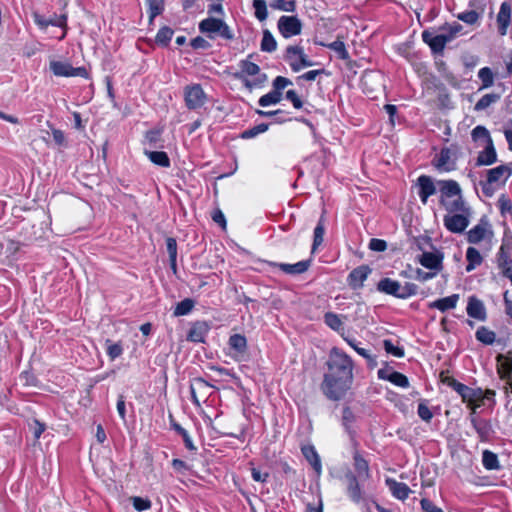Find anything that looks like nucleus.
<instances>
[{
    "label": "nucleus",
    "instance_id": "obj_2",
    "mask_svg": "<svg viewBox=\"0 0 512 512\" xmlns=\"http://www.w3.org/2000/svg\"><path fill=\"white\" fill-rule=\"evenodd\" d=\"M438 191L440 192V203L447 213L463 212L470 206L465 202L459 184L454 180L438 181Z\"/></svg>",
    "mask_w": 512,
    "mask_h": 512
},
{
    "label": "nucleus",
    "instance_id": "obj_25",
    "mask_svg": "<svg viewBox=\"0 0 512 512\" xmlns=\"http://www.w3.org/2000/svg\"><path fill=\"white\" fill-rule=\"evenodd\" d=\"M345 479L347 481L348 497L352 502L358 504L362 500V490L357 476L349 470L345 473Z\"/></svg>",
    "mask_w": 512,
    "mask_h": 512
},
{
    "label": "nucleus",
    "instance_id": "obj_51",
    "mask_svg": "<svg viewBox=\"0 0 512 512\" xmlns=\"http://www.w3.org/2000/svg\"><path fill=\"white\" fill-rule=\"evenodd\" d=\"M149 18L152 21L156 16L164 11L163 0H147Z\"/></svg>",
    "mask_w": 512,
    "mask_h": 512
},
{
    "label": "nucleus",
    "instance_id": "obj_4",
    "mask_svg": "<svg viewBox=\"0 0 512 512\" xmlns=\"http://www.w3.org/2000/svg\"><path fill=\"white\" fill-rule=\"evenodd\" d=\"M241 72L236 73L235 77L241 79L244 86L252 91L261 88L267 81V75L260 72V67L247 59L240 61Z\"/></svg>",
    "mask_w": 512,
    "mask_h": 512
},
{
    "label": "nucleus",
    "instance_id": "obj_28",
    "mask_svg": "<svg viewBox=\"0 0 512 512\" xmlns=\"http://www.w3.org/2000/svg\"><path fill=\"white\" fill-rule=\"evenodd\" d=\"M511 21V6L508 2H503L497 15L498 33L501 36L507 34L508 26Z\"/></svg>",
    "mask_w": 512,
    "mask_h": 512
},
{
    "label": "nucleus",
    "instance_id": "obj_60",
    "mask_svg": "<svg viewBox=\"0 0 512 512\" xmlns=\"http://www.w3.org/2000/svg\"><path fill=\"white\" fill-rule=\"evenodd\" d=\"M134 509L138 512H143L151 508V501L148 498L134 496L131 498Z\"/></svg>",
    "mask_w": 512,
    "mask_h": 512
},
{
    "label": "nucleus",
    "instance_id": "obj_38",
    "mask_svg": "<svg viewBox=\"0 0 512 512\" xmlns=\"http://www.w3.org/2000/svg\"><path fill=\"white\" fill-rule=\"evenodd\" d=\"M475 338L484 345H492L496 341V333L486 326H480L475 332Z\"/></svg>",
    "mask_w": 512,
    "mask_h": 512
},
{
    "label": "nucleus",
    "instance_id": "obj_57",
    "mask_svg": "<svg viewBox=\"0 0 512 512\" xmlns=\"http://www.w3.org/2000/svg\"><path fill=\"white\" fill-rule=\"evenodd\" d=\"M383 348L387 354H391L399 358L404 356V349L395 345L391 339L383 340Z\"/></svg>",
    "mask_w": 512,
    "mask_h": 512
},
{
    "label": "nucleus",
    "instance_id": "obj_49",
    "mask_svg": "<svg viewBox=\"0 0 512 512\" xmlns=\"http://www.w3.org/2000/svg\"><path fill=\"white\" fill-rule=\"evenodd\" d=\"M20 380L23 382V386L26 387H39L40 380L34 374L32 369L24 370L19 375Z\"/></svg>",
    "mask_w": 512,
    "mask_h": 512
},
{
    "label": "nucleus",
    "instance_id": "obj_17",
    "mask_svg": "<svg viewBox=\"0 0 512 512\" xmlns=\"http://www.w3.org/2000/svg\"><path fill=\"white\" fill-rule=\"evenodd\" d=\"M277 27L285 39L297 36L302 32V22L297 16H281Z\"/></svg>",
    "mask_w": 512,
    "mask_h": 512
},
{
    "label": "nucleus",
    "instance_id": "obj_55",
    "mask_svg": "<svg viewBox=\"0 0 512 512\" xmlns=\"http://www.w3.org/2000/svg\"><path fill=\"white\" fill-rule=\"evenodd\" d=\"M271 7L273 9H277L280 11L286 12H294L296 10V1L295 0H273L271 3Z\"/></svg>",
    "mask_w": 512,
    "mask_h": 512
},
{
    "label": "nucleus",
    "instance_id": "obj_32",
    "mask_svg": "<svg viewBox=\"0 0 512 512\" xmlns=\"http://www.w3.org/2000/svg\"><path fill=\"white\" fill-rule=\"evenodd\" d=\"M386 484L389 487L392 495L400 500L406 499L409 493L412 492L405 483L398 482L391 478L386 479Z\"/></svg>",
    "mask_w": 512,
    "mask_h": 512
},
{
    "label": "nucleus",
    "instance_id": "obj_46",
    "mask_svg": "<svg viewBox=\"0 0 512 512\" xmlns=\"http://www.w3.org/2000/svg\"><path fill=\"white\" fill-rule=\"evenodd\" d=\"M496 263L500 272L506 269L507 267L512 266V258L503 246L500 247L497 253Z\"/></svg>",
    "mask_w": 512,
    "mask_h": 512
},
{
    "label": "nucleus",
    "instance_id": "obj_10",
    "mask_svg": "<svg viewBox=\"0 0 512 512\" xmlns=\"http://www.w3.org/2000/svg\"><path fill=\"white\" fill-rule=\"evenodd\" d=\"M463 401L476 412L478 408L494 405L495 391L490 389L482 390L481 388H470V393H467V397H464Z\"/></svg>",
    "mask_w": 512,
    "mask_h": 512
},
{
    "label": "nucleus",
    "instance_id": "obj_47",
    "mask_svg": "<svg viewBox=\"0 0 512 512\" xmlns=\"http://www.w3.org/2000/svg\"><path fill=\"white\" fill-rule=\"evenodd\" d=\"M482 463H483V466L487 469V470H496V469H499V461H498V456L489 451V450H485L482 454Z\"/></svg>",
    "mask_w": 512,
    "mask_h": 512
},
{
    "label": "nucleus",
    "instance_id": "obj_20",
    "mask_svg": "<svg viewBox=\"0 0 512 512\" xmlns=\"http://www.w3.org/2000/svg\"><path fill=\"white\" fill-rule=\"evenodd\" d=\"M372 273V268L366 264L354 268L347 276L346 281L350 289L359 290L364 286V282Z\"/></svg>",
    "mask_w": 512,
    "mask_h": 512
},
{
    "label": "nucleus",
    "instance_id": "obj_30",
    "mask_svg": "<svg viewBox=\"0 0 512 512\" xmlns=\"http://www.w3.org/2000/svg\"><path fill=\"white\" fill-rule=\"evenodd\" d=\"M343 39H344L343 36L338 35L336 40L331 43H325L323 41H319V42H316V44L319 46H322V47H326L330 50H333L334 52H336L337 57L339 59L346 61V60L350 59V55H349L348 50L346 49V45H345Z\"/></svg>",
    "mask_w": 512,
    "mask_h": 512
},
{
    "label": "nucleus",
    "instance_id": "obj_33",
    "mask_svg": "<svg viewBox=\"0 0 512 512\" xmlns=\"http://www.w3.org/2000/svg\"><path fill=\"white\" fill-rule=\"evenodd\" d=\"M398 53L404 57L413 67L416 64V49L413 40L401 43L397 47Z\"/></svg>",
    "mask_w": 512,
    "mask_h": 512
},
{
    "label": "nucleus",
    "instance_id": "obj_5",
    "mask_svg": "<svg viewBox=\"0 0 512 512\" xmlns=\"http://www.w3.org/2000/svg\"><path fill=\"white\" fill-rule=\"evenodd\" d=\"M443 253L439 250L423 252L419 258V263L429 271L424 272L418 269V281H427L435 277L442 270Z\"/></svg>",
    "mask_w": 512,
    "mask_h": 512
},
{
    "label": "nucleus",
    "instance_id": "obj_14",
    "mask_svg": "<svg viewBox=\"0 0 512 512\" xmlns=\"http://www.w3.org/2000/svg\"><path fill=\"white\" fill-rule=\"evenodd\" d=\"M34 23L41 29L44 30L48 26H55L62 29V34L58 37V40L65 39L68 32V17L67 14H54L50 18H45L44 16L34 13L33 14Z\"/></svg>",
    "mask_w": 512,
    "mask_h": 512
},
{
    "label": "nucleus",
    "instance_id": "obj_35",
    "mask_svg": "<svg viewBox=\"0 0 512 512\" xmlns=\"http://www.w3.org/2000/svg\"><path fill=\"white\" fill-rule=\"evenodd\" d=\"M208 387H213L210 383H208L204 378L202 377H196L193 379V381L190 383L189 390L191 395V402L196 407H200V401L197 397L196 390L197 389H206Z\"/></svg>",
    "mask_w": 512,
    "mask_h": 512
},
{
    "label": "nucleus",
    "instance_id": "obj_45",
    "mask_svg": "<svg viewBox=\"0 0 512 512\" xmlns=\"http://www.w3.org/2000/svg\"><path fill=\"white\" fill-rule=\"evenodd\" d=\"M443 382L450 386L454 391H456L462 398L467 397V393H470V387L458 382L452 377H445Z\"/></svg>",
    "mask_w": 512,
    "mask_h": 512
},
{
    "label": "nucleus",
    "instance_id": "obj_12",
    "mask_svg": "<svg viewBox=\"0 0 512 512\" xmlns=\"http://www.w3.org/2000/svg\"><path fill=\"white\" fill-rule=\"evenodd\" d=\"M49 68L57 77H81L90 79V73L84 66L73 67L69 62L53 60L50 61Z\"/></svg>",
    "mask_w": 512,
    "mask_h": 512
},
{
    "label": "nucleus",
    "instance_id": "obj_53",
    "mask_svg": "<svg viewBox=\"0 0 512 512\" xmlns=\"http://www.w3.org/2000/svg\"><path fill=\"white\" fill-rule=\"evenodd\" d=\"M269 125L266 123H260L252 128L246 129L241 133L242 139H251L260 133H264L268 130Z\"/></svg>",
    "mask_w": 512,
    "mask_h": 512
},
{
    "label": "nucleus",
    "instance_id": "obj_42",
    "mask_svg": "<svg viewBox=\"0 0 512 512\" xmlns=\"http://www.w3.org/2000/svg\"><path fill=\"white\" fill-rule=\"evenodd\" d=\"M260 48L263 52L268 53H272L277 49V41L268 29L263 31Z\"/></svg>",
    "mask_w": 512,
    "mask_h": 512
},
{
    "label": "nucleus",
    "instance_id": "obj_44",
    "mask_svg": "<svg viewBox=\"0 0 512 512\" xmlns=\"http://www.w3.org/2000/svg\"><path fill=\"white\" fill-rule=\"evenodd\" d=\"M354 468L359 477H369V465L368 462L362 457L359 452H355L353 456Z\"/></svg>",
    "mask_w": 512,
    "mask_h": 512
},
{
    "label": "nucleus",
    "instance_id": "obj_34",
    "mask_svg": "<svg viewBox=\"0 0 512 512\" xmlns=\"http://www.w3.org/2000/svg\"><path fill=\"white\" fill-rule=\"evenodd\" d=\"M459 295L452 294L450 296L435 300L430 304V307L436 308L441 312H445L450 309H454L458 303Z\"/></svg>",
    "mask_w": 512,
    "mask_h": 512
},
{
    "label": "nucleus",
    "instance_id": "obj_56",
    "mask_svg": "<svg viewBox=\"0 0 512 512\" xmlns=\"http://www.w3.org/2000/svg\"><path fill=\"white\" fill-rule=\"evenodd\" d=\"M477 160H497V153L492 140H489V142L485 143L484 150L480 152Z\"/></svg>",
    "mask_w": 512,
    "mask_h": 512
},
{
    "label": "nucleus",
    "instance_id": "obj_8",
    "mask_svg": "<svg viewBox=\"0 0 512 512\" xmlns=\"http://www.w3.org/2000/svg\"><path fill=\"white\" fill-rule=\"evenodd\" d=\"M377 290L387 295L405 299L415 293L416 285L413 283H406L405 286H401L398 281L386 277L382 278L377 283Z\"/></svg>",
    "mask_w": 512,
    "mask_h": 512
},
{
    "label": "nucleus",
    "instance_id": "obj_43",
    "mask_svg": "<svg viewBox=\"0 0 512 512\" xmlns=\"http://www.w3.org/2000/svg\"><path fill=\"white\" fill-rule=\"evenodd\" d=\"M173 34L174 31L172 28L168 26L161 27L155 36L156 44L162 47H167L172 39Z\"/></svg>",
    "mask_w": 512,
    "mask_h": 512
},
{
    "label": "nucleus",
    "instance_id": "obj_3",
    "mask_svg": "<svg viewBox=\"0 0 512 512\" xmlns=\"http://www.w3.org/2000/svg\"><path fill=\"white\" fill-rule=\"evenodd\" d=\"M164 129V125H157L144 133L142 144L144 154L149 160H169L168 154L163 151L165 148Z\"/></svg>",
    "mask_w": 512,
    "mask_h": 512
},
{
    "label": "nucleus",
    "instance_id": "obj_22",
    "mask_svg": "<svg viewBox=\"0 0 512 512\" xmlns=\"http://www.w3.org/2000/svg\"><path fill=\"white\" fill-rule=\"evenodd\" d=\"M466 313L470 318L479 322H485L488 318V313L484 302L475 295L468 297Z\"/></svg>",
    "mask_w": 512,
    "mask_h": 512
},
{
    "label": "nucleus",
    "instance_id": "obj_27",
    "mask_svg": "<svg viewBox=\"0 0 512 512\" xmlns=\"http://www.w3.org/2000/svg\"><path fill=\"white\" fill-rule=\"evenodd\" d=\"M301 453L308 463L312 466L317 475L322 472V464L319 454L317 453L314 445L307 444L301 447Z\"/></svg>",
    "mask_w": 512,
    "mask_h": 512
},
{
    "label": "nucleus",
    "instance_id": "obj_13",
    "mask_svg": "<svg viewBox=\"0 0 512 512\" xmlns=\"http://www.w3.org/2000/svg\"><path fill=\"white\" fill-rule=\"evenodd\" d=\"M285 60L293 72H299L301 69L313 65V62L305 54L303 47L299 45H290L286 48Z\"/></svg>",
    "mask_w": 512,
    "mask_h": 512
},
{
    "label": "nucleus",
    "instance_id": "obj_1",
    "mask_svg": "<svg viewBox=\"0 0 512 512\" xmlns=\"http://www.w3.org/2000/svg\"><path fill=\"white\" fill-rule=\"evenodd\" d=\"M326 367L320 390L328 400L341 401L353 385V360L340 348L333 347L329 352Z\"/></svg>",
    "mask_w": 512,
    "mask_h": 512
},
{
    "label": "nucleus",
    "instance_id": "obj_41",
    "mask_svg": "<svg viewBox=\"0 0 512 512\" xmlns=\"http://www.w3.org/2000/svg\"><path fill=\"white\" fill-rule=\"evenodd\" d=\"M500 95L497 93H488L483 95L474 106V110L479 112L486 110L492 104L498 102Z\"/></svg>",
    "mask_w": 512,
    "mask_h": 512
},
{
    "label": "nucleus",
    "instance_id": "obj_18",
    "mask_svg": "<svg viewBox=\"0 0 512 512\" xmlns=\"http://www.w3.org/2000/svg\"><path fill=\"white\" fill-rule=\"evenodd\" d=\"M210 330V322L205 320L194 321L187 332L186 340L191 343H205Z\"/></svg>",
    "mask_w": 512,
    "mask_h": 512
},
{
    "label": "nucleus",
    "instance_id": "obj_29",
    "mask_svg": "<svg viewBox=\"0 0 512 512\" xmlns=\"http://www.w3.org/2000/svg\"><path fill=\"white\" fill-rule=\"evenodd\" d=\"M418 187L420 189L421 201L425 204L429 196L436 193L438 190V181L435 183L428 176L418 177Z\"/></svg>",
    "mask_w": 512,
    "mask_h": 512
},
{
    "label": "nucleus",
    "instance_id": "obj_7",
    "mask_svg": "<svg viewBox=\"0 0 512 512\" xmlns=\"http://www.w3.org/2000/svg\"><path fill=\"white\" fill-rule=\"evenodd\" d=\"M360 86L366 96L371 99H376L384 90V75L377 70H365L360 80Z\"/></svg>",
    "mask_w": 512,
    "mask_h": 512
},
{
    "label": "nucleus",
    "instance_id": "obj_59",
    "mask_svg": "<svg viewBox=\"0 0 512 512\" xmlns=\"http://www.w3.org/2000/svg\"><path fill=\"white\" fill-rule=\"evenodd\" d=\"M457 18L466 24L473 25L479 20L480 14L475 10H468L459 13Z\"/></svg>",
    "mask_w": 512,
    "mask_h": 512
},
{
    "label": "nucleus",
    "instance_id": "obj_21",
    "mask_svg": "<svg viewBox=\"0 0 512 512\" xmlns=\"http://www.w3.org/2000/svg\"><path fill=\"white\" fill-rule=\"evenodd\" d=\"M357 415L353 412L350 406H344L342 409V417H341V425L343 426L345 432L347 433L350 441L357 445Z\"/></svg>",
    "mask_w": 512,
    "mask_h": 512
},
{
    "label": "nucleus",
    "instance_id": "obj_54",
    "mask_svg": "<svg viewBox=\"0 0 512 512\" xmlns=\"http://www.w3.org/2000/svg\"><path fill=\"white\" fill-rule=\"evenodd\" d=\"M389 381L395 386L407 388L409 386V380L406 375L396 371L394 374H390L386 376V380Z\"/></svg>",
    "mask_w": 512,
    "mask_h": 512
},
{
    "label": "nucleus",
    "instance_id": "obj_19",
    "mask_svg": "<svg viewBox=\"0 0 512 512\" xmlns=\"http://www.w3.org/2000/svg\"><path fill=\"white\" fill-rule=\"evenodd\" d=\"M492 237L493 231L491 230V226L483 219L467 233V240L472 244H478L482 241H490Z\"/></svg>",
    "mask_w": 512,
    "mask_h": 512
},
{
    "label": "nucleus",
    "instance_id": "obj_26",
    "mask_svg": "<svg viewBox=\"0 0 512 512\" xmlns=\"http://www.w3.org/2000/svg\"><path fill=\"white\" fill-rule=\"evenodd\" d=\"M512 174V168L508 165H500L490 169L487 172V181L489 184H502Z\"/></svg>",
    "mask_w": 512,
    "mask_h": 512
},
{
    "label": "nucleus",
    "instance_id": "obj_16",
    "mask_svg": "<svg viewBox=\"0 0 512 512\" xmlns=\"http://www.w3.org/2000/svg\"><path fill=\"white\" fill-rule=\"evenodd\" d=\"M184 101L189 110L201 108L206 102V94L200 84L187 85L184 88Z\"/></svg>",
    "mask_w": 512,
    "mask_h": 512
},
{
    "label": "nucleus",
    "instance_id": "obj_64",
    "mask_svg": "<svg viewBox=\"0 0 512 512\" xmlns=\"http://www.w3.org/2000/svg\"><path fill=\"white\" fill-rule=\"evenodd\" d=\"M421 509L423 512H443L442 508L435 505L431 500L428 498H422L420 500Z\"/></svg>",
    "mask_w": 512,
    "mask_h": 512
},
{
    "label": "nucleus",
    "instance_id": "obj_15",
    "mask_svg": "<svg viewBox=\"0 0 512 512\" xmlns=\"http://www.w3.org/2000/svg\"><path fill=\"white\" fill-rule=\"evenodd\" d=\"M255 262L258 264L268 265L272 268H278L285 274L300 275V274L305 273L310 268L312 260L311 259L302 260V261H299L294 264L279 263V262H274V261H269V260H264V259H257Z\"/></svg>",
    "mask_w": 512,
    "mask_h": 512
},
{
    "label": "nucleus",
    "instance_id": "obj_36",
    "mask_svg": "<svg viewBox=\"0 0 512 512\" xmlns=\"http://www.w3.org/2000/svg\"><path fill=\"white\" fill-rule=\"evenodd\" d=\"M466 260L468 262L466 265V271L471 272L481 265L483 257L476 248L468 247L466 250Z\"/></svg>",
    "mask_w": 512,
    "mask_h": 512
},
{
    "label": "nucleus",
    "instance_id": "obj_6",
    "mask_svg": "<svg viewBox=\"0 0 512 512\" xmlns=\"http://www.w3.org/2000/svg\"><path fill=\"white\" fill-rule=\"evenodd\" d=\"M199 31L207 34L210 39H214L215 35L220 36L225 40H233L234 33L225 21L220 18L207 17L200 21Z\"/></svg>",
    "mask_w": 512,
    "mask_h": 512
},
{
    "label": "nucleus",
    "instance_id": "obj_50",
    "mask_svg": "<svg viewBox=\"0 0 512 512\" xmlns=\"http://www.w3.org/2000/svg\"><path fill=\"white\" fill-rule=\"evenodd\" d=\"M478 77L482 82L480 89L489 88L494 83V75L489 67H483L478 71Z\"/></svg>",
    "mask_w": 512,
    "mask_h": 512
},
{
    "label": "nucleus",
    "instance_id": "obj_24",
    "mask_svg": "<svg viewBox=\"0 0 512 512\" xmlns=\"http://www.w3.org/2000/svg\"><path fill=\"white\" fill-rule=\"evenodd\" d=\"M422 39L434 54L442 53L449 42V37H446L444 34L435 35L427 30L423 31Z\"/></svg>",
    "mask_w": 512,
    "mask_h": 512
},
{
    "label": "nucleus",
    "instance_id": "obj_31",
    "mask_svg": "<svg viewBox=\"0 0 512 512\" xmlns=\"http://www.w3.org/2000/svg\"><path fill=\"white\" fill-rule=\"evenodd\" d=\"M341 315L334 312H326L323 316L324 323L333 331L337 332L342 338L345 337V328ZM346 318V316H343Z\"/></svg>",
    "mask_w": 512,
    "mask_h": 512
},
{
    "label": "nucleus",
    "instance_id": "obj_62",
    "mask_svg": "<svg viewBox=\"0 0 512 512\" xmlns=\"http://www.w3.org/2000/svg\"><path fill=\"white\" fill-rule=\"evenodd\" d=\"M323 74L327 75V76L330 75V73L327 72L325 69L310 70V71L303 73L302 75H299L296 78V81H297V83H299L301 80L314 81L317 76L323 75Z\"/></svg>",
    "mask_w": 512,
    "mask_h": 512
},
{
    "label": "nucleus",
    "instance_id": "obj_52",
    "mask_svg": "<svg viewBox=\"0 0 512 512\" xmlns=\"http://www.w3.org/2000/svg\"><path fill=\"white\" fill-rule=\"evenodd\" d=\"M51 136L55 146L59 148H64L68 146L66 135L64 131H62L61 129L51 127Z\"/></svg>",
    "mask_w": 512,
    "mask_h": 512
},
{
    "label": "nucleus",
    "instance_id": "obj_40",
    "mask_svg": "<svg viewBox=\"0 0 512 512\" xmlns=\"http://www.w3.org/2000/svg\"><path fill=\"white\" fill-rule=\"evenodd\" d=\"M195 306V300L192 298H185L178 302L173 310L174 317H180L188 315Z\"/></svg>",
    "mask_w": 512,
    "mask_h": 512
},
{
    "label": "nucleus",
    "instance_id": "obj_23",
    "mask_svg": "<svg viewBox=\"0 0 512 512\" xmlns=\"http://www.w3.org/2000/svg\"><path fill=\"white\" fill-rule=\"evenodd\" d=\"M228 346L231 350L230 356L234 360L240 361L247 352V339L243 334H232L228 339Z\"/></svg>",
    "mask_w": 512,
    "mask_h": 512
},
{
    "label": "nucleus",
    "instance_id": "obj_11",
    "mask_svg": "<svg viewBox=\"0 0 512 512\" xmlns=\"http://www.w3.org/2000/svg\"><path fill=\"white\" fill-rule=\"evenodd\" d=\"M472 210L464 209L463 212L447 213L443 218L446 229L452 233H462L470 224Z\"/></svg>",
    "mask_w": 512,
    "mask_h": 512
},
{
    "label": "nucleus",
    "instance_id": "obj_58",
    "mask_svg": "<svg viewBox=\"0 0 512 512\" xmlns=\"http://www.w3.org/2000/svg\"><path fill=\"white\" fill-rule=\"evenodd\" d=\"M253 8L255 10V16L259 21H263L267 18V5L265 0H253Z\"/></svg>",
    "mask_w": 512,
    "mask_h": 512
},
{
    "label": "nucleus",
    "instance_id": "obj_61",
    "mask_svg": "<svg viewBox=\"0 0 512 512\" xmlns=\"http://www.w3.org/2000/svg\"><path fill=\"white\" fill-rule=\"evenodd\" d=\"M472 137L475 141L482 140L485 143L492 140L489 131L484 126H476L472 130Z\"/></svg>",
    "mask_w": 512,
    "mask_h": 512
},
{
    "label": "nucleus",
    "instance_id": "obj_37",
    "mask_svg": "<svg viewBox=\"0 0 512 512\" xmlns=\"http://www.w3.org/2000/svg\"><path fill=\"white\" fill-rule=\"evenodd\" d=\"M325 234V216H320L313 233L312 252H314L322 243Z\"/></svg>",
    "mask_w": 512,
    "mask_h": 512
},
{
    "label": "nucleus",
    "instance_id": "obj_39",
    "mask_svg": "<svg viewBox=\"0 0 512 512\" xmlns=\"http://www.w3.org/2000/svg\"><path fill=\"white\" fill-rule=\"evenodd\" d=\"M497 370L501 378H510L512 376V361L503 355H498Z\"/></svg>",
    "mask_w": 512,
    "mask_h": 512
},
{
    "label": "nucleus",
    "instance_id": "obj_63",
    "mask_svg": "<svg viewBox=\"0 0 512 512\" xmlns=\"http://www.w3.org/2000/svg\"><path fill=\"white\" fill-rule=\"evenodd\" d=\"M285 98L292 103L295 109H301L303 107V101L295 90H288L285 94Z\"/></svg>",
    "mask_w": 512,
    "mask_h": 512
},
{
    "label": "nucleus",
    "instance_id": "obj_48",
    "mask_svg": "<svg viewBox=\"0 0 512 512\" xmlns=\"http://www.w3.org/2000/svg\"><path fill=\"white\" fill-rule=\"evenodd\" d=\"M106 353L109 356L110 360H115L120 357L123 353V346L120 342H113L110 339H106L105 341Z\"/></svg>",
    "mask_w": 512,
    "mask_h": 512
},
{
    "label": "nucleus",
    "instance_id": "obj_9",
    "mask_svg": "<svg viewBox=\"0 0 512 512\" xmlns=\"http://www.w3.org/2000/svg\"><path fill=\"white\" fill-rule=\"evenodd\" d=\"M290 85H292V81L289 78L277 76L272 82L273 89L269 93L262 95L258 100V104L261 107H267L280 103L283 98V90Z\"/></svg>",
    "mask_w": 512,
    "mask_h": 512
}]
</instances>
